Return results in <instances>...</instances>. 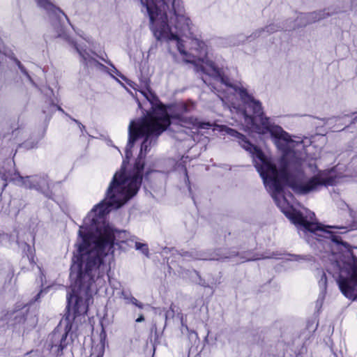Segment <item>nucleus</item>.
Listing matches in <instances>:
<instances>
[{
	"instance_id": "f257e3e1",
	"label": "nucleus",
	"mask_w": 357,
	"mask_h": 357,
	"mask_svg": "<svg viewBox=\"0 0 357 357\" xmlns=\"http://www.w3.org/2000/svg\"><path fill=\"white\" fill-rule=\"evenodd\" d=\"M80 227L79 236L81 241L75 244L70 268V278L73 282L71 292L67 295V305L63 320L64 331L56 328L48 336V347L57 356L63 354L67 347L68 335L72 338L78 329L77 321L89 310V303L93 292L105 283V277L110 270L105 258L114 251V244L125 243L126 232L104 227L95 238L92 232L84 231Z\"/></svg>"
},
{
	"instance_id": "f03ea898",
	"label": "nucleus",
	"mask_w": 357,
	"mask_h": 357,
	"mask_svg": "<svg viewBox=\"0 0 357 357\" xmlns=\"http://www.w3.org/2000/svg\"><path fill=\"white\" fill-rule=\"evenodd\" d=\"M170 125L132 121L129 126L128 142L126 147V158L121 169L115 173L107 190L104 200L96 205L84 219L83 231L96 224L98 218L107 214L112 208H119L134 197L142 185L146 154L151 144Z\"/></svg>"
},
{
	"instance_id": "7ed1b4c3",
	"label": "nucleus",
	"mask_w": 357,
	"mask_h": 357,
	"mask_svg": "<svg viewBox=\"0 0 357 357\" xmlns=\"http://www.w3.org/2000/svg\"><path fill=\"white\" fill-rule=\"evenodd\" d=\"M238 142L251 154L254 165L264 185L274 194H281L284 186H288L296 194L304 195L319 191L323 187L335 185L337 183V176L331 170L319 171L304 182L305 173L300 161L289 160L282 156L279 160L278 169L272 159L266 156L262 150L252 144L245 135Z\"/></svg>"
},
{
	"instance_id": "20e7f679",
	"label": "nucleus",
	"mask_w": 357,
	"mask_h": 357,
	"mask_svg": "<svg viewBox=\"0 0 357 357\" xmlns=\"http://www.w3.org/2000/svg\"><path fill=\"white\" fill-rule=\"evenodd\" d=\"M146 8L150 29L158 41H176L177 49L186 55L183 41L180 36L192 35V23L185 15L181 0H139Z\"/></svg>"
},
{
	"instance_id": "39448f33",
	"label": "nucleus",
	"mask_w": 357,
	"mask_h": 357,
	"mask_svg": "<svg viewBox=\"0 0 357 357\" xmlns=\"http://www.w3.org/2000/svg\"><path fill=\"white\" fill-rule=\"evenodd\" d=\"M141 93L151 103V107L140 121L165 125L172 123L190 130L192 129L208 130L213 126L209 121H202L195 116L187 115L195 110V105L192 102H180L169 107L171 112L169 115L167 107L160 102L156 94L150 89H146V91H141Z\"/></svg>"
},
{
	"instance_id": "423d86ee",
	"label": "nucleus",
	"mask_w": 357,
	"mask_h": 357,
	"mask_svg": "<svg viewBox=\"0 0 357 357\" xmlns=\"http://www.w3.org/2000/svg\"><path fill=\"white\" fill-rule=\"evenodd\" d=\"M275 199L281 211L298 229L304 231H310L318 236L331 238L332 242L337 245H342L344 248H347L349 245L347 243L342 240L340 236L333 234L330 231L324 229L321 224L307 220L306 217H305L300 211L295 209L289 204L284 196L282 197L281 199L277 197H275Z\"/></svg>"
},
{
	"instance_id": "0eeeda50",
	"label": "nucleus",
	"mask_w": 357,
	"mask_h": 357,
	"mask_svg": "<svg viewBox=\"0 0 357 357\" xmlns=\"http://www.w3.org/2000/svg\"><path fill=\"white\" fill-rule=\"evenodd\" d=\"M246 121H249L253 130L259 134L264 135L270 133L277 147L283 152H287L289 149V144L293 142L291 135L284 131L282 127L270 122L269 118L264 115L262 105H261V112L253 113V115H248L244 112Z\"/></svg>"
},
{
	"instance_id": "6e6552de",
	"label": "nucleus",
	"mask_w": 357,
	"mask_h": 357,
	"mask_svg": "<svg viewBox=\"0 0 357 357\" xmlns=\"http://www.w3.org/2000/svg\"><path fill=\"white\" fill-rule=\"evenodd\" d=\"M337 282L341 292L348 298L355 300L357 297V258L352 256L351 261L339 266Z\"/></svg>"
},
{
	"instance_id": "1a4fd4ad",
	"label": "nucleus",
	"mask_w": 357,
	"mask_h": 357,
	"mask_svg": "<svg viewBox=\"0 0 357 357\" xmlns=\"http://www.w3.org/2000/svg\"><path fill=\"white\" fill-rule=\"evenodd\" d=\"M211 67L216 76L220 78L222 84L238 92L241 101L252 110V113L261 112V103L259 100L255 99L254 97L250 94L247 89L244 87H239L236 84H232L230 82L229 77L224 75L222 73L221 70L214 63H211Z\"/></svg>"
},
{
	"instance_id": "9d476101",
	"label": "nucleus",
	"mask_w": 357,
	"mask_h": 357,
	"mask_svg": "<svg viewBox=\"0 0 357 357\" xmlns=\"http://www.w3.org/2000/svg\"><path fill=\"white\" fill-rule=\"evenodd\" d=\"M17 183L24 188L40 190L47 183V180L38 175L22 176L20 174Z\"/></svg>"
},
{
	"instance_id": "9b49d317",
	"label": "nucleus",
	"mask_w": 357,
	"mask_h": 357,
	"mask_svg": "<svg viewBox=\"0 0 357 357\" xmlns=\"http://www.w3.org/2000/svg\"><path fill=\"white\" fill-rule=\"evenodd\" d=\"M19 247L22 251V259L27 257L29 264L33 269L36 265V250L33 246H31L26 242H17Z\"/></svg>"
},
{
	"instance_id": "f8f14e48",
	"label": "nucleus",
	"mask_w": 357,
	"mask_h": 357,
	"mask_svg": "<svg viewBox=\"0 0 357 357\" xmlns=\"http://www.w3.org/2000/svg\"><path fill=\"white\" fill-rule=\"evenodd\" d=\"M37 5L45 9L48 13L54 15L57 17H59V15H63L69 21L67 15L63 12V10L54 5L50 0H35Z\"/></svg>"
},
{
	"instance_id": "ddd939ff",
	"label": "nucleus",
	"mask_w": 357,
	"mask_h": 357,
	"mask_svg": "<svg viewBox=\"0 0 357 357\" xmlns=\"http://www.w3.org/2000/svg\"><path fill=\"white\" fill-rule=\"evenodd\" d=\"M20 173L17 171L11 172L4 168L0 169V178L4 181L2 190H4L8 185V182H17Z\"/></svg>"
},
{
	"instance_id": "4468645a",
	"label": "nucleus",
	"mask_w": 357,
	"mask_h": 357,
	"mask_svg": "<svg viewBox=\"0 0 357 357\" xmlns=\"http://www.w3.org/2000/svg\"><path fill=\"white\" fill-rule=\"evenodd\" d=\"M121 297L126 301V303H132L139 309L144 307V304L132 296L130 293L123 291Z\"/></svg>"
},
{
	"instance_id": "2eb2a0df",
	"label": "nucleus",
	"mask_w": 357,
	"mask_h": 357,
	"mask_svg": "<svg viewBox=\"0 0 357 357\" xmlns=\"http://www.w3.org/2000/svg\"><path fill=\"white\" fill-rule=\"evenodd\" d=\"M169 311L172 312L174 315L177 314V317L180 319L182 327L185 328L188 330V327L187 324L184 321V317L183 313L181 312V310L178 307H177L174 303H172L168 309Z\"/></svg>"
},
{
	"instance_id": "dca6fc26",
	"label": "nucleus",
	"mask_w": 357,
	"mask_h": 357,
	"mask_svg": "<svg viewBox=\"0 0 357 357\" xmlns=\"http://www.w3.org/2000/svg\"><path fill=\"white\" fill-rule=\"evenodd\" d=\"M28 310L26 312H20L14 317L13 321L15 325L24 324L27 319Z\"/></svg>"
},
{
	"instance_id": "f3484780",
	"label": "nucleus",
	"mask_w": 357,
	"mask_h": 357,
	"mask_svg": "<svg viewBox=\"0 0 357 357\" xmlns=\"http://www.w3.org/2000/svg\"><path fill=\"white\" fill-rule=\"evenodd\" d=\"M70 43L73 46V47L78 52L81 58L82 59V61L84 64L88 60L90 56V54L85 50H80L77 44V43L74 40L70 41Z\"/></svg>"
},
{
	"instance_id": "a211bd4d",
	"label": "nucleus",
	"mask_w": 357,
	"mask_h": 357,
	"mask_svg": "<svg viewBox=\"0 0 357 357\" xmlns=\"http://www.w3.org/2000/svg\"><path fill=\"white\" fill-rule=\"evenodd\" d=\"M135 249L139 250L142 254L149 257V250L146 243H142L139 242H135Z\"/></svg>"
},
{
	"instance_id": "6ab92c4d",
	"label": "nucleus",
	"mask_w": 357,
	"mask_h": 357,
	"mask_svg": "<svg viewBox=\"0 0 357 357\" xmlns=\"http://www.w3.org/2000/svg\"><path fill=\"white\" fill-rule=\"evenodd\" d=\"M279 30H280V26H278V25L274 24H271L265 26L264 28H261L258 31H259V33H261L264 31H266L268 33H273L278 31Z\"/></svg>"
},
{
	"instance_id": "aec40b11",
	"label": "nucleus",
	"mask_w": 357,
	"mask_h": 357,
	"mask_svg": "<svg viewBox=\"0 0 357 357\" xmlns=\"http://www.w3.org/2000/svg\"><path fill=\"white\" fill-rule=\"evenodd\" d=\"M319 272L321 273L319 285L324 291H326L327 288V277L326 273L323 270H319Z\"/></svg>"
},
{
	"instance_id": "412c9836",
	"label": "nucleus",
	"mask_w": 357,
	"mask_h": 357,
	"mask_svg": "<svg viewBox=\"0 0 357 357\" xmlns=\"http://www.w3.org/2000/svg\"><path fill=\"white\" fill-rule=\"evenodd\" d=\"M223 238L226 244H231L236 238L232 235V233L229 229H226L223 233Z\"/></svg>"
},
{
	"instance_id": "4be33fe9",
	"label": "nucleus",
	"mask_w": 357,
	"mask_h": 357,
	"mask_svg": "<svg viewBox=\"0 0 357 357\" xmlns=\"http://www.w3.org/2000/svg\"><path fill=\"white\" fill-rule=\"evenodd\" d=\"M226 132L229 135L236 138L238 141L241 137H244V135L231 128H227Z\"/></svg>"
},
{
	"instance_id": "5701e85b",
	"label": "nucleus",
	"mask_w": 357,
	"mask_h": 357,
	"mask_svg": "<svg viewBox=\"0 0 357 357\" xmlns=\"http://www.w3.org/2000/svg\"><path fill=\"white\" fill-rule=\"evenodd\" d=\"M85 66H102L99 61H98L96 59H94L92 56H89L88 60L84 63Z\"/></svg>"
},
{
	"instance_id": "b1692460",
	"label": "nucleus",
	"mask_w": 357,
	"mask_h": 357,
	"mask_svg": "<svg viewBox=\"0 0 357 357\" xmlns=\"http://www.w3.org/2000/svg\"><path fill=\"white\" fill-rule=\"evenodd\" d=\"M10 58L15 61V63L17 64V66L19 67V68L21 70L22 73H26L25 68L17 58H15L14 56H10Z\"/></svg>"
},
{
	"instance_id": "393cba45",
	"label": "nucleus",
	"mask_w": 357,
	"mask_h": 357,
	"mask_svg": "<svg viewBox=\"0 0 357 357\" xmlns=\"http://www.w3.org/2000/svg\"><path fill=\"white\" fill-rule=\"evenodd\" d=\"M193 41L195 42V43L199 47V48H203L204 46L205 45L203 41H201L197 38H194L193 39Z\"/></svg>"
},
{
	"instance_id": "a878e982",
	"label": "nucleus",
	"mask_w": 357,
	"mask_h": 357,
	"mask_svg": "<svg viewBox=\"0 0 357 357\" xmlns=\"http://www.w3.org/2000/svg\"><path fill=\"white\" fill-rule=\"evenodd\" d=\"M165 315L166 320L168 319H173L175 317V315L172 312L169 311L168 310L165 312Z\"/></svg>"
},
{
	"instance_id": "bb28decb",
	"label": "nucleus",
	"mask_w": 357,
	"mask_h": 357,
	"mask_svg": "<svg viewBox=\"0 0 357 357\" xmlns=\"http://www.w3.org/2000/svg\"><path fill=\"white\" fill-rule=\"evenodd\" d=\"M153 328H152V331ZM155 330V338H154V344H158L159 343V336L158 335L157 328L156 326H154Z\"/></svg>"
},
{
	"instance_id": "cd10ccee",
	"label": "nucleus",
	"mask_w": 357,
	"mask_h": 357,
	"mask_svg": "<svg viewBox=\"0 0 357 357\" xmlns=\"http://www.w3.org/2000/svg\"><path fill=\"white\" fill-rule=\"evenodd\" d=\"M71 119L79 125V127L81 130L85 128V126L84 125H82L80 122H79L77 120H76L73 118H71Z\"/></svg>"
},
{
	"instance_id": "c85d7f7f",
	"label": "nucleus",
	"mask_w": 357,
	"mask_h": 357,
	"mask_svg": "<svg viewBox=\"0 0 357 357\" xmlns=\"http://www.w3.org/2000/svg\"><path fill=\"white\" fill-rule=\"evenodd\" d=\"M144 320V317L143 314H141L137 319H136V322H141V321H143Z\"/></svg>"
},
{
	"instance_id": "c756f323",
	"label": "nucleus",
	"mask_w": 357,
	"mask_h": 357,
	"mask_svg": "<svg viewBox=\"0 0 357 357\" xmlns=\"http://www.w3.org/2000/svg\"><path fill=\"white\" fill-rule=\"evenodd\" d=\"M184 172H185V179L188 182H189V176L188 174V170H187L186 167H184Z\"/></svg>"
},
{
	"instance_id": "7c9ffc66",
	"label": "nucleus",
	"mask_w": 357,
	"mask_h": 357,
	"mask_svg": "<svg viewBox=\"0 0 357 357\" xmlns=\"http://www.w3.org/2000/svg\"><path fill=\"white\" fill-rule=\"evenodd\" d=\"M293 257H294V259L296 260V261H298V260H300L301 259H304L303 257H301L300 255H294Z\"/></svg>"
},
{
	"instance_id": "2f4dec72",
	"label": "nucleus",
	"mask_w": 357,
	"mask_h": 357,
	"mask_svg": "<svg viewBox=\"0 0 357 357\" xmlns=\"http://www.w3.org/2000/svg\"><path fill=\"white\" fill-rule=\"evenodd\" d=\"M51 105L56 107L58 109V110L63 112V109L60 106L55 105L54 102H51Z\"/></svg>"
},
{
	"instance_id": "473e14b6",
	"label": "nucleus",
	"mask_w": 357,
	"mask_h": 357,
	"mask_svg": "<svg viewBox=\"0 0 357 357\" xmlns=\"http://www.w3.org/2000/svg\"><path fill=\"white\" fill-rule=\"evenodd\" d=\"M53 194L52 192H50V194H46L45 196L50 199H53V197H52Z\"/></svg>"
},
{
	"instance_id": "72a5a7b5",
	"label": "nucleus",
	"mask_w": 357,
	"mask_h": 357,
	"mask_svg": "<svg viewBox=\"0 0 357 357\" xmlns=\"http://www.w3.org/2000/svg\"><path fill=\"white\" fill-rule=\"evenodd\" d=\"M40 296V293H38V294L35 296V301H37V300H38V298H39Z\"/></svg>"
},
{
	"instance_id": "f704fd0d",
	"label": "nucleus",
	"mask_w": 357,
	"mask_h": 357,
	"mask_svg": "<svg viewBox=\"0 0 357 357\" xmlns=\"http://www.w3.org/2000/svg\"><path fill=\"white\" fill-rule=\"evenodd\" d=\"M267 357H277V356L275 355H274V354H268L267 356Z\"/></svg>"
},
{
	"instance_id": "c9c22d12",
	"label": "nucleus",
	"mask_w": 357,
	"mask_h": 357,
	"mask_svg": "<svg viewBox=\"0 0 357 357\" xmlns=\"http://www.w3.org/2000/svg\"><path fill=\"white\" fill-rule=\"evenodd\" d=\"M183 256H187L188 255V252H185L184 254L183 255Z\"/></svg>"
},
{
	"instance_id": "e433bc0d",
	"label": "nucleus",
	"mask_w": 357,
	"mask_h": 357,
	"mask_svg": "<svg viewBox=\"0 0 357 357\" xmlns=\"http://www.w3.org/2000/svg\"><path fill=\"white\" fill-rule=\"evenodd\" d=\"M149 172H146V174H145V176H146V177H147V176H148V175H149Z\"/></svg>"
},
{
	"instance_id": "4c0bfd02",
	"label": "nucleus",
	"mask_w": 357,
	"mask_h": 357,
	"mask_svg": "<svg viewBox=\"0 0 357 357\" xmlns=\"http://www.w3.org/2000/svg\"><path fill=\"white\" fill-rule=\"evenodd\" d=\"M201 70H202V71H203V72H204V68H203V67H201Z\"/></svg>"
},
{
	"instance_id": "58836bf2",
	"label": "nucleus",
	"mask_w": 357,
	"mask_h": 357,
	"mask_svg": "<svg viewBox=\"0 0 357 357\" xmlns=\"http://www.w3.org/2000/svg\"><path fill=\"white\" fill-rule=\"evenodd\" d=\"M238 255V252H236V254L234 255L237 256Z\"/></svg>"
},
{
	"instance_id": "ea45409f",
	"label": "nucleus",
	"mask_w": 357,
	"mask_h": 357,
	"mask_svg": "<svg viewBox=\"0 0 357 357\" xmlns=\"http://www.w3.org/2000/svg\"><path fill=\"white\" fill-rule=\"evenodd\" d=\"M255 258H252V259H249L248 260H255Z\"/></svg>"
}]
</instances>
